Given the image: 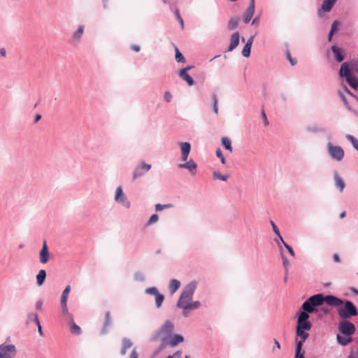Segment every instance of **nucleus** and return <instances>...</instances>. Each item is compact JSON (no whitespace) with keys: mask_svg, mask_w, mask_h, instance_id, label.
Segmentation results:
<instances>
[{"mask_svg":"<svg viewBox=\"0 0 358 358\" xmlns=\"http://www.w3.org/2000/svg\"><path fill=\"white\" fill-rule=\"evenodd\" d=\"M324 302L328 305H337L340 301L332 295L324 296L322 294H317L308 298L302 304V311L298 314L296 334L299 338L308 337V331L311 329L312 324L309 321V314L316 313V308L322 306Z\"/></svg>","mask_w":358,"mask_h":358,"instance_id":"nucleus-1","label":"nucleus"},{"mask_svg":"<svg viewBox=\"0 0 358 358\" xmlns=\"http://www.w3.org/2000/svg\"><path fill=\"white\" fill-rule=\"evenodd\" d=\"M196 287V282L192 281L183 288L178 299L176 306L182 310V315L188 317L189 310L199 308L201 303L198 301H193V295Z\"/></svg>","mask_w":358,"mask_h":358,"instance_id":"nucleus-2","label":"nucleus"},{"mask_svg":"<svg viewBox=\"0 0 358 358\" xmlns=\"http://www.w3.org/2000/svg\"><path fill=\"white\" fill-rule=\"evenodd\" d=\"M338 330L341 334L336 335L337 342L342 346H346L352 342V336L355 333V325L348 320H341L338 325Z\"/></svg>","mask_w":358,"mask_h":358,"instance_id":"nucleus-3","label":"nucleus"},{"mask_svg":"<svg viewBox=\"0 0 358 358\" xmlns=\"http://www.w3.org/2000/svg\"><path fill=\"white\" fill-rule=\"evenodd\" d=\"M334 298L338 299L340 303L337 305H331V306L338 307L337 313L342 320H346L352 317L358 315V310L354 303L350 301H343V299L332 295Z\"/></svg>","mask_w":358,"mask_h":358,"instance_id":"nucleus-4","label":"nucleus"},{"mask_svg":"<svg viewBox=\"0 0 358 358\" xmlns=\"http://www.w3.org/2000/svg\"><path fill=\"white\" fill-rule=\"evenodd\" d=\"M339 76L341 78H345L347 83L353 89L357 90L358 88V78L353 75L350 71H348L347 65L342 64L339 70Z\"/></svg>","mask_w":358,"mask_h":358,"instance_id":"nucleus-5","label":"nucleus"},{"mask_svg":"<svg viewBox=\"0 0 358 358\" xmlns=\"http://www.w3.org/2000/svg\"><path fill=\"white\" fill-rule=\"evenodd\" d=\"M173 328V324L171 321H166L162 327L158 331L155 332L151 338V341H155L158 340L162 335H164L169 338V336L172 334Z\"/></svg>","mask_w":358,"mask_h":358,"instance_id":"nucleus-6","label":"nucleus"},{"mask_svg":"<svg viewBox=\"0 0 358 358\" xmlns=\"http://www.w3.org/2000/svg\"><path fill=\"white\" fill-rule=\"evenodd\" d=\"M17 355V348L13 344L0 345V358H14Z\"/></svg>","mask_w":358,"mask_h":358,"instance_id":"nucleus-7","label":"nucleus"},{"mask_svg":"<svg viewBox=\"0 0 358 358\" xmlns=\"http://www.w3.org/2000/svg\"><path fill=\"white\" fill-rule=\"evenodd\" d=\"M115 201L126 208H129L131 206V203L128 200L127 197L123 192V189L122 187H117L115 190V194L114 197Z\"/></svg>","mask_w":358,"mask_h":358,"instance_id":"nucleus-8","label":"nucleus"},{"mask_svg":"<svg viewBox=\"0 0 358 358\" xmlns=\"http://www.w3.org/2000/svg\"><path fill=\"white\" fill-rule=\"evenodd\" d=\"M187 158H182L183 163L178 164V168L180 169H187L192 176H194L196 173L197 164L191 158L189 161H187Z\"/></svg>","mask_w":358,"mask_h":358,"instance_id":"nucleus-9","label":"nucleus"},{"mask_svg":"<svg viewBox=\"0 0 358 358\" xmlns=\"http://www.w3.org/2000/svg\"><path fill=\"white\" fill-rule=\"evenodd\" d=\"M151 169V165L141 162L139 165L135 169L133 173V179H136L145 173H147Z\"/></svg>","mask_w":358,"mask_h":358,"instance_id":"nucleus-10","label":"nucleus"},{"mask_svg":"<svg viewBox=\"0 0 358 358\" xmlns=\"http://www.w3.org/2000/svg\"><path fill=\"white\" fill-rule=\"evenodd\" d=\"M84 30L85 26L83 24L79 25L78 29L73 33L71 38L69 41V43L73 45H77L80 41Z\"/></svg>","mask_w":358,"mask_h":358,"instance_id":"nucleus-11","label":"nucleus"},{"mask_svg":"<svg viewBox=\"0 0 358 358\" xmlns=\"http://www.w3.org/2000/svg\"><path fill=\"white\" fill-rule=\"evenodd\" d=\"M193 67V66H188L181 69L178 72V76L185 81H186L189 86H192L194 84V79L189 74H187V71L191 70Z\"/></svg>","mask_w":358,"mask_h":358,"instance_id":"nucleus-12","label":"nucleus"},{"mask_svg":"<svg viewBox=\"0 0 358 358\" xmlns=\"http://www.w3.org/2000/svg\"><path fill=\"white\" fill-rule=\"evenodd\" d=\"M327 150L330 157H344V151L340 146L334 145L331 143H328Z\"/></svg>","mask_w":358,"mask_h":358,"instance_id":"nucleus-13","label":"nucleus"},{"mask_svg":"<svg viewBox=\"0 0 358 358\" xmlns=\"http://www.w3.org/2000/svg\"><path fill=\"white\" fill-rule=\"evenodd\" d=\"M255 0H250V5L245 11L243 16L244 23L247 24L251 20L255 13Z\"/></svg>","mask_w":358,"mask_h":358,"instance_id":"nucleus-14","label":"nucleus"},{"mask_svg":"<svg viewBox=\"0 0 358 358\" xmlns=\"http://www.w3.org/2000/svg\"><path fill=\"white\" fill-rule=\"evenodd\" d=\"M133 342L132 341L127 337H124L121 340V347L120 350V355L121 356H124L127 352V350L132 348Z\"/></svg>","mask_w":358,"mask_h":358,"instance_id":"nucleus-15","label":"nucleus"},{"mask_svg":"<svg viewBox=\"0 0 358 358\" xmlns=\"http://www.w3.org/2000/svg\"><path fill=\"white\" fill-rule=\"evenodd\" d=\"M50 259V253L47 245L46 241H43V247L39 253L40 262L42 264H46Z\"/></svg>","mask_w":358,"mask_h":358,"instance_id":"nucleus-16","label":"nucleus"},{"mask_svg":"<svg viewBox=\"0 0 358 358\" xmlns=\"http://www.w3.org/2000/svg\"><path fill=\"white\" fill-rule=\"evenodd\" d=\"M240 34L236 31L231 34L230 37V43L226 52L233 51L239 44Z\"/></svg>","mask_w":358,"mask_h":358,"instance_id":"nucleus-17","label":"nucleus"},{"mask_svg":"<svg viewBox=\"0 0 358 358\" xmlns=\"http://www.w3.org/2000/svg\"><path fill=\"white\" fill-rule=\"evenodd\" d=\"M222 166H219V169L224 172L228 169H231L234 167L235 164L231 158H219Z\"/></svg>","mask_w":358,"mask_h":358,"instance_id":"nucleus-18","label":"nucleus"},{"mask_svg":"<svg viewBox=\"0 0 358 358\" xmlns=\"http://www.w3.org/2000/svg\"><path fill=\"white\" fill-rule=\"evenodd\" d=\"M331 50L334 55V59L337 62H341L344 60V54L343 50L336 46V45H332L331 48Z\"/></svg>","mask_w":358,"mask_h":358,"instance_id":"nucleus-19","label":"nucleus"},{"mask_svg":"<svg viewBox=\"0 0 358 358\" xmlns=\"http://www.w3.org/2000/svg\"><path fill=\"white\" fill-rule=\"evenodd\" d=\"M255 36H251L247 41L246 43L245 44L243 50H242V55L244 57H249L250 55L251 52V47L254 41Z\"/></svg>","mask_w":358,"mask_h":358,"instance_id":"nucleus-20","label":"nucleus"},{"mask_svg":"<svg viewBox=\"0 0 358 358\" xmlns=\"http://www.w3.org/2000/svg\"><path fill=\"white\" fill-rule=\"evenodd\" d=\"M308 337H304L303 338H300V341H299L296 343V353H295V358H305L304 357V352L302 351V347L303 345V343L306 341V340Z\"/></svg>","mask_w":358,"mask_h":358,"instance_id":"nucleus-21","label":"nucleus"},{"mask_svg":"<svg viewBox=\"0 0 358 358\" xmlns=\"http://www.w3.org/2000/svg\"><path fill=\"white\" fill-rule=\"evenodd\" d=\"M344 93L349 94L350 96H352L354 99H355L358 101V96L355 95L352 92H350V91L348 90V88L345 85L343 87V92L342 91L339 92V96L346 107L349 108L348 103V101L345 96Z\"/></svg>","mask_w":358,"mask_h":358,"instance_id":"nucleus-22","label":"nucleus"},{"mask_svg":"<svg viewBox=\"0 0 358 358\" xmlns=\"http://www.w3.org/2000/svg\"><path fill=\"white\" fill-rule=\"evenodd\" d=\"M221 171H222L220 169L214 171L212 175L213 179L215 180H219L222 181H227L229 178V175L226 173H222Z\"/></svg>","mask_w":358,"mask_h":358,"instance_id":"nucleus-23","label":"nucleus"},{"mask_svg":"<svg viewBox=\"0 0 358 358\" xmlns=\"http://www.w3.org/2000/svg\"><path fill=\"white\" fill-rule=\"evenodd\" d=\"M343 64H345L347 65V68L348 71H350L353 73H358V59H354L349 62H343Z\"/></svg>","mask_w":358,"mask_h":358,"instance_id":"nucleus-24","label":"nucleus"},{"mask_svg":"<svg viewBox=\"0 0 358 358\" xmlns=\"http://www.w3.org/2000/svg\"><path fill=\"white\" fill-rule=\"evenodd\" d=\"M180 148L181 157H188L191 150V144L188 142L180 143Z\"/></svg>","mask_w":358,"mask_h":358,"instance_id":"nucleus-25","label":"nucleus"},{"mask_svg":"<svg viewBox=\"0 0 358 358\" xmlns=\"http://www.w3.org/2000/svg\"><path fill=\"white\" fill-rule=\"evenodd\" d=\"M334 180L336 186L338 188L339 191L342 192L345 187V183L343 178L338 176L337 172L334 173Z\"/></svg>","mask_w":358,"mask_h":358,"instance_id":"nucleus-26","label":"nucleus"},{"mask_svg":"<svg viewBox=\"0 0 358 358\" xmlns=\"http://www.w3.org/2000/svg\"><path fill=\"white\" fill-rule=\"evenodd\" d=\"M336 1V0H324L321 6V10L324 12L330 11Z\"/></svg>","mask_w":358,"mask_h":358,"instance_id":"nucleus-27","label":"nucleus"},{"mask_svg":"<svg viewBox=\"0 0 358 358\" xmlns=\"http://www.w3.org/2000/svg\"><path fill=\"white\" fill-rule=\"evenodd\" d=\"M110 324H111L110 313L109 311H108L106 313L103 327L101 331V333L102 334H105L108 332V329L110 327Z\"/></svg>","mask_w":358,"mask_h":358,"instance_id":"nucleus-28","label":"nucleus"},{"mask_svg":"<svg viewBox=\"0 0 358 358\" xmlns=\"http://www.w3.org/2000/svg\"><path fill=\"white\" fill-rule=\"evenodd\" d=\"M180 287V282L176 279L171 280L169 284V291L171 294H173Z\"/></svg>","mask_w":358,"mask_h":358,"instance_id":"nucleus-29","label":"nucleus"},{"mask_svg":"<svg viewBox=\"0 0 358 358\" xmlns=\"http://www.w3.org/2000/svg\"><path fill=\"white\" fill-rule=\"evenodd\" d=\"M184 338L181 335L176 334L171 339H168L169 345L173 347L178 345V343L182 342Z\"/></svg>","mask_w":358,"mask_h":358,"instance_id":"nucleus-30","label":"nucleus"},{"mask_svg":"<svg viewBox=\"0 0 358 358\" xmlns=\"http://www.w3.org/2000/svg\"><path fill=\"white\" fill-rule=\"evenodd\" d=\"M46 278V271L43 269L39 271L36 275V282L38 286H41Z\"/></svg>","mask_w":358,"mask_h":358,"instance_id":"nucleus-31","label":"nucleus"},{"mask_svg":"<svg viewBox=\"0 0 358 358\" xmlns=\"http://www.w3.org/2000/svg\"><path fill=\"white\" fill-rule=\"evenodd\" d=\"M239 23V18L237 17H231L228 22V29L231 31L236 29Z\"/></svg>","mask_w":358,"mask_h":358,"instance_id":"nucleus-32","label":"nucleus"},{"mask_svg":"<svg viewBox=\"0 0 358 358\" xmlns=\"http://www.w3.org/2000/svg\"><path fill=\"white\" fill-rule=\"evenodd\" d=\"M71 323V332L72 334H76V335H79L81 333V329L80 328L79 326H78L74 322H73V319L72 318V320H69Z\"/></svg>","mask_w":358,"mask_h":358,"instance_id":"nucleus-33","label":"nucleus"},{"mask_svg":"<svg viewBox=\"0 0 358 358\" xmlns=\"http://www.w3.org/2000/svg\"><path fill=\"white\" fill-rule=\"evenodd\" d=\"M175 58L177 62L178 63H184L185 62V59L183 57L182 54L180 52L179 49L176 46L175 47Z\"/></svg>","mask_w":358,"mask_h":358,"instance_id":"nucleus-34","label":"nucleus"},{"mask_svg":"<svg viewBox=\"0 0 358 358\" xmlns=\"http://www.w3.org/2000/svg\"><path fill=\"white\" fill-rule=\"evenodd\" d=\"M164 300V296L159 292L155 296V306L157 308H159Z\"/></svg>","mask_w":358,"mask_h":358,"instance_id":"nucleus-35","label":"nucleus"},{"mask_svg":"<svg viewBox=\"0 0 358 358\" xmlns=\"http://www.w3.org/2000/svg\"><path fill=\"white\" fill-rule=\"evenodd\" d=\"M28 321L34 322L36 324L40 323V321L38 317V315L35 313H29L27 314Z\"/></svg>","mask_w":358,"mask_h":358,"instance_id":"nucleus-36","label":"nucleus"},{"mask_svg":"<svg viewBox=\"0 0 358 358\" xmlns=\"http://www.w3.org/2000/svg\"><path fill=\"white\" fill-rule=\"evenodd\" d=\"M212 99H213V112L216 115H217L219 113V109H218V99H217V95L215 94H213L212 95Z\"/></svg>","mask_w":358,"mask_h":358,"instance_id":"nucleus-37","label":"nucleus"},{"mask_svg":"<svg viewBox=\"0 0 358 358\" xmlns=\"http://www.w3.org/2000/svg\"><path fill=\"white\" fill-rule=\"evenodd\" d=\"M62 307V313L64 315H66L67 320H72L73 316L71 313H69L67 304L61 305Z\"/></svg>","mask_w":358,"mask_h":358,"instance_id":"nucleus-38","label":"nucleus"},{"mask_svg":"<svg viewBox=\"0 0 358 358\" xmlns=\"http://www.w3.org/2000/svg\"><path fill=\"white\" fill-rule=\"evenodd\" d=\"M222 143L223 145V146L228 150L229 151H231L232 150V147H231V141L227 138V137H223L222 138Z\"/></svg>","mask_w":358,"mask_h":358,"instance_id":"nucleus-39","label":"nucleus"},{"mask_svg":"<svg viewBox=\"0 0 358 358\" xmlns=\"http://www.w3.org/2000/svg\"><path fill=\"white\" fill-rule=\"evenodd\" d=\"M346 138L352 143L353 147L358 151V140L350 134L346 135Z\"/></svg>","mask_w":358,"mask_h":358,"instance_id":"nucleus-40","label":"nucleus"},{"mask_svg":"<svg viewBox=\"0 0 358 358\" xmlns=\"http://www.w3.org/2000/svg\"><path fill=\"white\" fill-rule=\"evenodd\" d=\"M172 206H173V205L171 203H169V204L157 203L155 205V210H156V211H161L164 209L170 208Z\"/></svg>","mask_w":358,"mask_h":358,"instance_id":"nucleus-41","label":"nucleus"},{"mask_svg":"<svg viewBox=\"0 0 358 358\" xmlns=\"http://www.w3.org/2000/svg\"><path fill=\"white\" fill-rule=\"evenodd\" d=\"M286 58L289 62L290 64L292 66H295L297 63V60L295 58H293L291 55V53L289 50H287L286 52Z\"/></svg>","mask_w":358,"mask_h":358,"instance_id":"nucleus-42","label":"nucleus"},{"mask_svg":"<svg viewBox=\"0 0 358 358\" xmlns=\"http://www.w3.org/2000/svg\"><path fill=\"white\" fill-rule=\"evenodd\" d=\"M270 224L272 227L273 231L274 233L278 236V238L280 239V241H282V237L280 235V231L278 228L277 227L276 224L274 223L273 220L270 221Z\"/></svg>","mask_w":358,"mask_h":358,"instance_id":"nucleus-43","label":"nucleus"},{"mask_svg":"<svg viewBox=\"0 0 358 358\" xmlns=\"http://www.w3.org/2000/svg\"><path fill=\"white\" fill-rule=\"evenodd\" d=\"M169 338L166 336H164L162 338V344L158 348V352H161L163 349H164L167 345H169Z\"/></svg>","mask_w":358,"mask_h":358,"instance_id":"nucleus-44","label":"nucleus"},{"mask_svg":"<svg viewBox=\"0 0 358 358\" xmlns=\"http://www.w3.org/2000/svg\"><path fill=\"white\" fill-rule=\"evenodd\" d=\"M308 131L313 133L324 132L325 129L322 127H318L317 126L310 127L308 128Z\"/></svg>","mask_w":358,"mask_h":358,"instance_id":"nucleus-45","label":"nucleus"},{"mask_svg":"<svg viewBox=\"0 0 358 358\" xmlns=\"http://www.w3.org/2000/svg\"><path fill=\"white\" fill-rule=\"evenodd\" d=\"M139 353L136 347L132 348L131 351L129 354L128 358H138Z\"/></svg>","mask_w":358,"mask_h":358,"instance_id":"nucleus-46","label":"nucleus"},{"mask_svg":"<svg viewBox=\"0 0 358 358\" xmlns=\"http://www.w3.org/2000/svg\"><path fill=\"white\" fill-rule=\"evenodd\" d=\"M159 220V217L157 214H153L151 215L150 219L148 221L147 225H152L154 223L157 222Z\"/></svg>","mask_w":358,"mask_h":358,"instance_id":"nucleus-47","label":"nucleus"},{"mask_svg":"<svg viewBox=\"0 0 358 358\" xmlns=\"http://www.w3.org/2000/svg\"><path fill=\"white\" fill-rule=\"evenodd\" d=\"M281 242L283 243L285 248L287 250V251L289 252V253L292 256V257H294L295 255V253H294V251L293 250V248H292V246H290L289 245H288L287 243H285L284 241V240L282 239V241H281Z\"/></svg>","mask_w":358,"mask_h":358,"instance_id":"nucleus-48","label":"nucleus"},{"mask_svg":"<svg viewBox=\"0 0 358 358\" xmlns=\"http://www.w3.org/2000/svg\"><path fill=\"white\" fill-rule=\"evenodd\" d=\"M134 279L136 281L143 282L145 280L144 275L141 272H136L134 274Z\"/></svg>","mask_w":358,"mask_h":358,"instance_id":"nucleus-49","label":"nucleus"},{"mask_svg":"<svg viewBox=\"0 0 358 358\" xmlns=\"http://www.w3.org/2000/svg\"><path fill=\"white\" fill-rule=\"evenodd\" d=\"M145 293L148 294H153L156 296L159 293L157 289L155 287H149L145 289Z\"/></svg>","mask_w":358,"mask_h":358,"instance_id":"nucleus-50","label":"nucleus"},{"mask_svg":"<svg viewBox=\"0 0 358 358\" xmlns=\"http://www.w3.org/2000/svg\"><path fill=\"white\" fill-rule=\"evenodd\" d=\"M338 25H339L338 21H337V20L334 21V22L331 24L330 31H332L334 33L337 31Z\"/></svg>","mask_w":358,"mask_h":358,"instance_id":"nucleus-51","label":"nucleus"},{"mask_svg":"<svg viewBox=\"0 0 358 358\" xmlns=\"http://www.w3.org/2000/svg\"><path fill=\"white\" fill-rule=\"evenodd\" d=\"M175 15H176V17L177 20L179 21L182 28H183V27H184V21H183L182 17L180 16V13H179V11L178 10H176L175 11Z\"/></svg>","mask_w":358,"mask_h":358,"instance_id":"nucleus-52","label":"nucleus"},{"mask_svg":"<svg viewBox=\"0 0 358 358\" xmlns=\"http://www.w3.org/2000/svg\"><path fill=\"white\" fill-rule=\"evenodd\" d=\"M172 97H173L172 94H171L170 92L166 91L164 92V99L166 102H168V103L171 102Z\"/></svg>","mask_w":358,"mask_h":358,"instance_id":"nucleus-53","label":"nucleus"},{"mask_svg":"<svg viewBox=\"0 0 358 358\" xmlns=\"http://www.w3.org/2000/svg\"><path fill=\"white\" fill-rule=\"evenodd\" d=\"M282 259V264L284 267L287 269V267L289 266V260L283 255L282 252L281 253Z\"/></svg>","mask_w":358,"mask_h":358,"instance_id":"nucleus-54","label":"nucleus"},{"mask_svg":"<svg viewBox=\"0 0 358 358\" xmlns=\"http://www.w3.org/2000/svg\"><path fill=\"white\" fill-rule=\"evenodd\" d=\"M71 291V286L70 285H67L65 289H64L62 295V296H66L68 297L69 296V292Z\"/></svg>","mask_w":358,"mask_h":358,"instance_id":"nucleus-55","label":"nucleus"},{"mask_svg":"<svg viewBox=\"0 0 358 358\" xmlns=\"http://www.w3.org/2000/svg\"><path fill=\"white\" fill-rule=\"evenodd\" d=\"M35 306H36V309L37 310H41L42 306H43V301L41 299L38 300L36 302Z\"/></svg>","mask_w":358,"mask_h":358,"instance_id":"nucleus-56","label":"nucleus"},{"mask_svg":"<svg viewBox=\"0 0 358 358\" xmlns=\"http://www.w3.org/2000/svg\"><path fill=\"white\" fill-rule=\"evenodd\" d=\"M262 117L264 120V125L265 126H267L268 125L269 122H268V120L267 119V117H266V113L264 112V110H263L262 111Z\"/></svg>","mask_w":358,"mask_h":358,"instance_id":"nucleus-57","label":"nucleus"},{"mask_svg":"<svg viewBox=\"0 0 358 358\" xmlns=\"http://www.w3.org/2000/svg\"><path fill=\"white\" fill-rule=\"evenodd\" d=\"M182 355L181 350H178L175 353H173L171 356H173V358H180Z\"/></svg>","mask_w":358,"mask_h":358,"instance_id":"nucleus-58","label":"nucleus"},{"mask_svg":"<svg viewBox=\"0 0 358 358\" xmlns=\"http://www.w3.org/2000/svg\"><path fill=\"white\" fill-rule=\"evenodd\" d=\"M67 299H68V297L62 295V296H61V305L67 304Z\"/></svg>","mask_w":358,"mask_h":358,"instance_id":"nucleus-59","label":"nucleus"},{"mask_svg":"<svg viewBox=\"0 0 358 358\" xmlns=\"http://www.w3.org/2000/svg\"><path fill=\"white\" fill-rule=\"evenodd\" d=\"M333 259H334V261L335 262H341V259H340V257H339V255L338 254H334V256H333Z\"/></svg>","mask_w":358,"mask_h":358,"instance_id":"nucleus-60","label":"nucleus"},{"mask_svg":"<svg viewBox=\"0 0 358 358\" xmlns=\"http://www.w3.org/2000/svg\"><path fill=\"white\" fill-rule=\"evenodd\" d=\"M131 50H133L135 52H139L140 51V46L137 45H133L131 47Z\"/></svg>","mask_w":358,"mask_h":358,"instance_id":"nucleus-61","label":"nucleus"},{"mask_svg":"<svg viewBox=\"0 0 358 358\" xmlns=\"http://www.w3.org/2000/svg\"><path fill=\"white\" fill-rule=\"evenodd\" d=\"M216 157H223L222 152L221 151V149L218 148L216 150Z\"/></svg>","mask_w":358,"mask_h":358,"instance_id":"nucleus-62","label":"nucleus"},{"mask_svg":"<svg viewBox=\"0 0 358 358\" xmlns=\"http://www.w3.org/2000/svg\"><path fill=\"white\" fill-rule=\"evenodd\" d=\"M6 55V50L5 48H0V55L2 57H5Z\"/></svg>","mask_w":358,"mask_h":358,"instance_id":"nucleus-63","label":"nucleus"},{"mask_svg":"<svg viewBox=\"0 0 358 358\" xmlns=\"http://www.w3.org/2000/svg\"><path fill=\"white\" fill-rule=\"evenodd\" d=\"M41 117L42 116L40 114H37L34 118V123L38 122L41 119Z\"/></svg>","mask_w":358,"mask_h":358,"instance_id":"nucleus-64","label":"nucleus"}]
</instances>
